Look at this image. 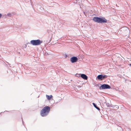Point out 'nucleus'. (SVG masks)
<instances>
[{"instance_id": "nucleus-1", "label": "nucleus", "mask_w": 131, "mask_h": 131, "mask_svg": "<svg viewBox=\"0 0 131 131\" xmlns=\"http://www.w3.org/2000/svg\"><path fill=\"white\" fill-rule=\"evenodd\" d=\"M50 107L46 106L44 107L40 111V115L42 117H45L47 115L50 111Z\"/></svg>"}, {"instance_id": "nucleus-2", "label": "nucleus", "mask_w": 131, "mask_h": 131, "mask_svg": "<svg viewBox=\"0 0 131 131\" xmlns=\"http://www.w3.org/2000/svg\"><path fill=\"white\" fill-rule=\"evenodd\" d=\"M93 20L95 22L100 23H107V20L104 17L100 18L95 16L93 18Z\"/></svg>"}, {"instance_id": "nucleus-3", "label": "nucleus", "mask_w": 131, "mask_h": 131, "mask_svg": "<svg viewBox=\"0 0 131 131\" xmlns=\"http://www.w3.org/2000/svg\"><path fill=\"white\" fill-rule=\"evenodd\" d=\"M30 42L33 45L38 46L40 45L42 42V41L39 39L34 40H31Z\"/></svg>"}, {"instance_id": "nucleus-4", "label": "nucleus", "mask_w": 131, "mask_h": 131, "mask_svg": "<svg viewBox=\"0 0 131 131\" xmlns=\"http://www.w3.org/2000/svg\"><path fill=\"white\" fill-rule=\"evenodd\" d=\"M111 88L110 85L107 84H102L99 87L100 90H105L110 89Z\"/></svg>"}, {"instance_id": "nucleus-5", "label": "nucleus", "mask_w": 131, "mask_h": 131, "mask_svg": "<svg viewBox=\"0 0 131 131\" xmlns=\"http://www.w3.org/2000/svg\"><path fill=\"white\" fill-rule=\"evenodd\" d=\"M107 76L104 74H101L98 75L96 77V79L102 80L107 78Z\"/></svg>"}, {"instance_id": "nucleus-6", "label": "nucleus", "mask_w": 131, "mask_h": 131, "mask_svg": "<svg viewBox=\"0 0 131 131\" xmlns=\"http://www.w3.org/2000/svg\"><path fill=\"white\" fill-rule=\"evenodd\" d=\"M78 60V58L77 57L74 56L71 58L70 60L72 63H74L77 62Z\"/></svg>"}, {"instance_id": "nucleus-7", "label": "nucleus", "mask_w": 131, "mask_h": 131, "mask_svg": "<svg viewBox=\"0 0 131 131\" xmlns=\"http://www.w3.org/2000/svg\"><path fill=\"white\" fill-rule=\"evenodd\" d=\"M81 76L82 78L84 80H86L87 79L88 77L85 74H81Z\"/></svg>"}, {"instance_id": "nucleus-8", "label": "nucleus", "mask_w": 131, "mask_h": 131, "mask_svg": "<svg viewBox=\"0 0 131 131\" xmlns=\"http://www.w3.org/2000/svg\"><path fill=\"white\" fill-rule=\"evenodd\" d=\"M46 96L47 99L48 100H51V98L52 97V95H46Z\"/></svg>"}, {"instance_id": "nucleus-9", "label": "nucleus", "mask_w": 131, "mask_h": 131, "mask_svg": "<svg viewBox=\"0 0 131 131\" xmlns=\"http://www.w3.org/2000/svg\"><path fill=\"white\" fill-rule=\"evenodd\" d=\"M93 104V105L94 106V107L96 109L98 110H100V108L98 107L97 106V105L95 103H92Z\"/></svg>"}, {"instance_id": "nucleus-10", "label": "nucleus", "mask_w": 131, "mask_h": 131, "mask_svg": "<svg viewBox=\"0 0 131 131\" xmlns=\"http://www.w3.org/2000/svg\"><path fill=\"white\" fill-rule=\"evenodd\" d=\"M7 17V15L6 14H2V17L3 18H6Z\"/></svg>"}, {"instance_id": "nucleus-11", "label": "nucleus", "mask_w": 131, "mask_h": 131, "mask_svg": "<svg viewBox=\"0 0 131 131\" xmlns=\"http://www.w3.org/2000/svg\"><path fill=\"white\" fill-rule=\"evenodd\" d=\"M106 105L107 107H110V106H112L111 105H110L109 103H106Z\"/></svg>"}, {"instance_id": "nucleus-12", "label": "nucleus", "mask_w": 131, "mask_h": 131, "mask_svg": "<svg viewBox=\"0 0 131 131\" xmlns=\"http://www.w3.org/2000/svg\"><path fill=\"white\" fill-rule=\"evenodd\" d=\"M7 15L9 17H11V15L10 13H8Z\"/></svg>"}, {"instance_id": "nucleus-13", "label": "nucleus", "mask_w": 131, "mask_h": 131, "mask_svg": "<svg viewBox=\"0 0 131 131\" xmlns=\"http://www.w3.org/2000/svg\"><path fill=\"white\" fill-rule=\"evenodd\" d=\"M2 17V14H1L0 13V19Z\"/></svg>"}, {"instance_id": "nucleus-14", "label": "nucleus", "mask_w": 131, "mask_h": 131, "mask_svg": "<svg viewBox=\"0 0 131 131\" xmlns=\"http://www.w3.org/2000/svg\"><path fill=\"white\" fill-rule=\"evenodd\" d=\"M119 108V107L118 106H117L116 107V108L117 109H118Z\"/></svg>"}, {"instance_id": "nucleus-15", "label": "nucleus", "mask_w": 131, "mask_h": 131, "mask_svg": "<svg viewBox=\"0 0 131 131\" xmlns=\"http://www.w3.org/2000/svg\"><path fill=\"white\" fill-rule=\"evenodd\" d=\"M22 123H23V125H24V122L23 120H22Z\"/></svg>"}, {"instance_id": "nucleus-16", "label": "nucleus", "mask_w": 131, "mask_h": 131, "mask_svg": "<svg viewBox=\"0 0 131 131\" xmlns=\"http://www.w3.org/2000/svg\"><path fill=\"white\" fill-rule=\"evenodd\" d=\"M83 13L84 14V15H85V12H84L83 11Z\"/></svg>"}, {"instance_id": "nucleus-17", "label": "nucleus", "mask_w": 131, "mask_h": 131, "mask_svg": "<svg viewBox=\"0 0 131 131\" xmlns=\"http://www.w3.org/2000/svg\"><path fill=\"white\" fill-rule=\"evenodd\" d=\"M111 106H110V107H113L111 105Z\"/></svg>"}, {"instance_id": "nucleus-18", "label": "nucleus", "mask_w": 131, "mask_h": 131, "mask_svg": "<svg viewBox=\"0 0 131 131\" xmlns=\"http://www.w3.org/2000/svg\"><path fill=\"white\" fill-rule=\"evenodd\" d=\"M129 65L131 67V64H129Z\"/></svg>"}, {"instance_id": "nucleus-19", "label": "nucleus", "mask_w": 131, "mask_h": 131, "mask_svg": "<svg viewBox=\"0 0 131 131\" xmlns=\"http://www.w3.org/2000/svg\"><path fill=\"white\" fill-rule=\"evenodd\" d=\"M77 2V0H76V2Z\"/></svg>"}, {"instance_id": "nucleus-20", "label": "nucleus", "mask_w": 131, "mask_h": 131, "mask_svg": "<svg viewBox=\"0 0 131 131\" xmlns=\"http://www.w3.org/2000/svg\"><path fill=\"white\" fill-rule=\"evenodd\" d=\"M66 57H67V55H66Z\"/></svg>"}, {"instance_id": "nucleus-21", "label": "nucleus", "mask_w": 131, "mask_h": 131, "mask_svg": "<svg viewBox=\"0 0 131 131\" xmlns=\"http://www.w3.org/2000/svg\"><path fill=\"white\" fill-rule=\"evenodd\" d=\"M66 57H67V55H66Z\"/></svg>"}]
</instances>
